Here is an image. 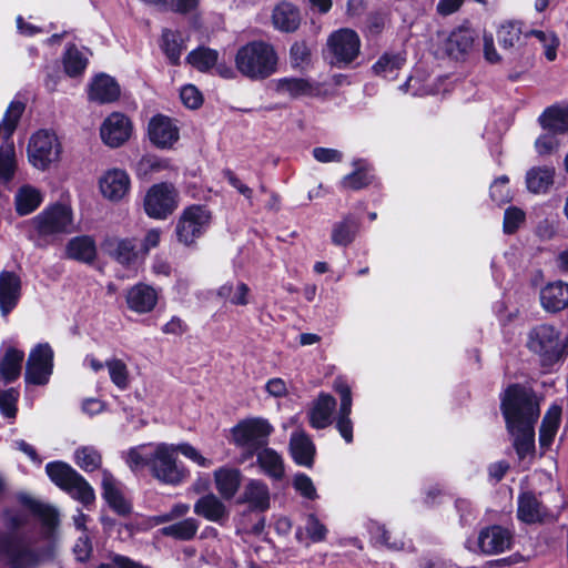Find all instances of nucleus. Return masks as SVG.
<instances>
[{
	"mask_svg": "<svg viewBox=\"0 0 568 568\" xmlns=\"http://www.w3.org/2000/svg\"><path fill=\"white\" fill-rule=\"evenodd\" d=\"M501 410L516 452L524 458L534 449L535 424L540 414L538 400L530 389L511 385L501 399Z\"/></svg>",
	"mask_w": 568,
	"mask_h": 568,
	"instance_id": "obj_1",
	"label": "nucleus"
},
{
	"mask_svg": "<svg viewBox=\"0 0 568 568\" xmlns=\"http://www.w3.org/2000/svg\"><path fill=\"white\" fill-rule=\"evenodd\" d=\"M125 463L131 470L148 468L151 476L161 484L179 486L187 480L190 470L178 460L175 445L149 443L130 448Z\"/></svg>",
	"mask_w": 568,
	"mask_h": 568,
	"instance_id": "obj_2",
	"label": "nucleus"
},
{
	"mask_svg": "<svg viewBox=\"0 0 568 568\" xmlns=\"http://www.w3.org/2000/svg\"><path fill=\"white\" fill-rule=\"evenodd\" d=\"M278 54L275 47L264 40H253L241 45L234 55V68L221 63L216 73L233 80L237 73L251 81H263L278 70Z\"/></svg>",
	"mask_w": 568,
	"mask_h": 568,
	"instance_id": "obj_3",
	"label": "nucleus"
},
{
	"mask_svg": "<svg viewBox=\"0 0 568 568\" xmlns=\"http://www.w3.org/2000/svg\"><path fill=\"white\" fill-rule=\"evenodd\" d=\"M30 237L38 244H50L62 235L75 231L72 207L67 203L48 205L39 214L28 221Z\"/></svg>",
	"mask_w": 568,
	"mask_h": 568,
	"instance_id": "obj_4",
	"label": "nucleus"
},
{
	"mask_svg": "<svg viewBox=\"0 0 568 568\" xmlns=\"http://www.w3.org/2000/svg\"><path fill=\"white\" fill-rule=\"evenodd\" d=\"M526 347L536 355L542 366L549 367L568 354V337L552 324L534 325L526 335Z\"/></svg>",
	"mask_w": 568,
	"mask_h": 568,
	"instance_id": "obj_5",
	"label": "nucleus"
},
{
	"mask_svg": "<svg viewBox=\"0 0 568 568\" xmlns=\"http://www.w3.org/2000/svg\"><path fill=\"white\" fill-rule=\"evenodd\" d=\"M45 473L52 483L83 505L88 506L94 501L95 494L91 485L67 463H48Z\"/></svg>",
	"mask_w": 568,
	"mask_h": 568,
	"instance_id": "obj_6",
	"label": "nucleus"
},
{
	"mask_svg": "<svg viewBox=\"0 0 568 568\" xmlns=\"http://www.w3.org/2000/svg\"><path fill=\"white\" fill-rule=\"evenodd\" d=\"M24 111V104L19 101H12L0 123V134L4 143L0 146V181L9 182L16 172L17 160L13 142L10 141L17 124Z\"/></svg>",
	"mask_w": 568,
	"mask_h": 568,
	"instance_id": "obj_7",
	"label": "nucleus"
},
{
	"mask_svg": "<svg viewBox=\"0 0 568 568\" xmlns=\"http://www.w3.org/2000/svg\"><path fill=\"white\" fill-rule=\"evenodd\" d=\"M41 555L24 538L0 534V564L7 568H38Z\"/></svg>",
	"mask_w": 568,
	"mask_h": 568,
	"instance_id": "obj_8",
	"label": "nucleus"
},
{
	"mask_svg": "<svg viewBox=\"0 0 568 568\" xmlns=\"http://www.w3.org/2000/svg\"><path fill=\"white\" fill-rule=\"evenodd\" d=\"M272 432L273 427L268 420L261 417L244 419L231 430L233 443L250 454L263 448Z\"/></svg>",
	"mask_w": 568,
	"mask_h": 568,
	"instance_id": "obj_9",
	"label": "nucleus"
},
{
	"mask_svg": "<svg viewBox=\"0 0 568 568\" xmlns=\"http://www.w3.org/2000/svg\"><path fill=\"white\" fill-rule=\"evenodd\" d=\"M211 211L202 205H191L183 210L176 221L175 234L178 241L184 245H192L210 227Z\"/></svg>",
	"mask_w": 568,
	"mask_h": 568,
	"instance_id": "obj_10",
	"label": "nucleus"
},
{
	"mask_svg": "<svg viewBox=\"0 0 568 568\" xmlns=\"http://www.w3.org/2000/svg\"><path fill=\"white\" fill-rule=\"evenodd\" d=\"M438 50L456 61H465L476 49L478 36L475 30L460 26L449 33H438Z\"/></svg>",
	"mask_w": 568,
	"mask_h": 568,
	"instance_id": "obj_11",
	"label": "nucleus"
},
{
	"mask_svg": "<svg viewBox=\"0 0 568 568\" xmlns=\"http://www.w3.org/2000/svg\"><path fill=\"white\" fill-rule=\"evenodd\" d=\"M327 49L334 65L338 68L347 67L359 55V36L348 28L338 29L327 38Z\"/></svg>",
	"mask_w": 568,
	"mask_h": 568,
	"instance_id": "obj_12",
	"label": "nucleus"
},
{
	"mask_svg": "<svg viewBox=\"0 0 568 568\" xmlns=\"http://www.w3.org/2000/svg\"><path fill=\"white\" fill-rule=\"evenodd\" d=\"M61 145L54 133L41 130L34 133L28 144V158L30 163L39 169L45 170L50 164L59 160Z\"/></svg>",
	"mask_w": 568,
	"mask_h": 568,
	"instance_id": "obj_13",
	"label": "nucleus"
},
{
	"mask_svg": "<svg viewBox=\"0 0 568 568\" xmlns=\"http://www.w3.org/2000/svg\"><path fill=\"white\" fill-rule=\"evenodd\" d=\"M176 207L178 193L171 184H155L145 194L144 211L152 219L165 220Z\"/></svg>",
	"mask_w": 568,
	"mask_h": 568,
	"instance_id": "obj_14",
	"label": "nucleus"
},
{
	"mask_svg": "<svg viewBox=\"0 0 568 568\" xmlns=\"http://www.w3.org/2000/svg\"><path fill=\"white\" fill-rule=\"evenodd\" d=\"M53 369V349L48 343H40L31 349L26 367V382L45 385Z\"/></svg>",
	"mask_w": 568,
	"mask_h": 568,
	"instance_id": "obj_15",
	"label": "nucleus"
},
{
	"mask_svg": "<svg viewBox=\"0 0 568 568\" xmlns=\"http://www.w3.org/2000/svg\"><path fill=\"white\" fill-rule=\"evenodd\" d=\"M271 85L277 94L291 99L320 97L323 92V87L320 82L304 78H280L273 80Z\"/></svg>",
	"mask_w": 568,
	"mask_h": 568,
	"instance_id": "obj_16",
	"label": "nucleus"
},
{
	"mask_svg": "<svg viewBox=\"0 0 568 568\" xmlns=\"http://www.w3.org/2000/svg\"><path fill=\"white\" fill-rule=\"evenodd\" d=\"M132 134L130 119L120 112L111 113L101 124L100 135L103 143L110 148H119L125 143Z\"/></svg>",
	"mask_w": 568,
	"mask_h": 568,
	"instance_id": "obj_17",
	"label": "nucleus"
},
{
	"mask_svg": "<svg viewBox=\"0 0 568 568\" xmlns=\"http://www.w3.org/2000/svg\"><path fill=\"white\" fill-rule=\"evenodd\" d=\"M333 388L341 396L339 408L336 417V428L344 440L349 444L353 442V422L351 419L352 413V392L346 381L337 377L334 381Z\"/></svg>",
	"mask_w": 568,
	"mask_h": 568,
	"instance_id": "obj_18",
	"label": "nucleus"
},
{
	"mask_svg": "<svg viewBox=\"0 0 568 568\" xmlns=\"http://www.w3.org/2000/svg\"><path fill=\"white\" fill-rule=\"evenodd\" d=\"M517 518L525 524H542L556 518L549 509L529 491L521 493L517 500Z\"/></svg>",
	"mask_w": 568,
	"mask_h": 568,
	"instance_id": "obj_19",
	"label": "nucleus"
},
{
	"mask_svg": "<svg viewBox=\"0 0 568 568\" xmlns=\"http://www.w3.org/2000/svg\"><path fill=\"white\" fill-rule=\"evenodd\" d=\"M513 534L501 526H490L483 529L477 538L479 550L486 555H497L510 549Z\"/></svg>",
	"mask_w": 568,
	"mask_h": 568,
	"instance_id": "obj_20",
	"label": "nucleus"
},
{
	"mask_svg": "<svg viewBox=\"0 0 568 568\" xmlns=\"http://www.w3.org/2000/svg\"><path fill=\"white\" fill-rule=\"evenodd\" d=\"M150 141L158 148L170 149L179 140V129L165 115H154L148 125Z\"/></svg>",
	"mask_w": 568,
	"mask_h": 568,
	"instance_id": "obj_21",
	"label": "nucleus"
},
{
	"mask_svg": "<svg viewBox=\"0 0 568 568\" xmlns=\"http://www.w3.org/2000/svg\"><path fill=\"white\" fill-rule=\"evenodd\" d=\"M130 184L128 173L120 169L106 171L99 181L102 195L113 202L122 200L129 193Z\"/></svg>",
	"mask_w": 568,
	"mask_h": 568,
	"instance_id": "obj_22",
	"label": "nucleus"
},
{
	"mask_svg": "<svg viewBox=\"0 0 568 568\" xmlns=\"http://www.w3.org/2000/svg\"><path fill=\"white\" fill-rule=\"evenodd\" d=\"M19 499L23 506H26L36 517L39 518L45 537H51L59 526L58 509L28 495H22Z\"/></svg>",
	"mask_w": 568,
	"mask_h": 568,
	"instance_id": "obj_23",
	"label": "nucleus"
},
{
	"mask_svg": "<svg viewBox=\"0 0 568 568\" xmlns=\"http://www.w3.org/2000/svg\"><path fill=\"white\" fill-rule=\"evenodd\" d=\"M102 250L110 257L122 265H133L139 258V251L134 240L108 237L102 243Z\"/></svg>",
	"mask_w": 568,
	"mask_h": 568,
	"instance_id": "obj_24",
	"label": "nucleus"
},
{
	"mask_svg": "<svg viewBox=\"0 0 568 568\" xmlns=\"http://www.w3.org/2000/svg\"><path fill=\"white\" fill-rule=\"evenodd\" d=\"M541 307L549 313H557L568 306V284L556 281L546 284L539 293Z\"/></svg>",
	"mask_w": 568,
	"mask_h": 568,
	"instance_id": "obj_25",
	"label": "nucleus"
},
{
	"mask_svg": "<svg viewBox=\"0 0 568 568\" xmlns=\"http://www.w3.org/2000/svg\"><path fill=\"white\" fill-rule=\"evenodd\" d=\"M21 293V282L13 272L0 273V311L7 316L18 304Z\"/></svg>",
	"mask_w": 568,
	"mask_h": 568,
	"instance_id": "obj_26",
	"label": "nucleus"
},
{
	"mask_svg": "<svg viewBox=\"0 0 568 568\" xmlns=\"http://www.w3.org/2000/svg\"><path fill=\"white\" fill-rule=\"evenodd\" d=\"M120 85L114 78L101 73L94 77L89 87V100L100 104L111 103L120 97Z\"/></svg>",
	"mask_w": 568,
	"mask_h": 568,
	"instance_id": "obj_27",
	"label": "nucleus"
},
{
	"mask_svg": "<svg viewBox=\"0 0 568 568\" xmlns=\"http://www.w3.org/2000/svg\"><path fill=\"white\" fill-rule=\"evenodd\" d=\"M273 27L281 32H295L301 24V13L296 6L282 1L272 12Z\"/></svg>",
	"mask_w": 568,
	"mask_h": 568,
	"instance_id": "obj_28",
	"label": "nucleus"
},
{
	"mask_svg": "<svg viewBox=\"0 0 568 568\" xmlns=\"http://www.w3.org/2000/svg\"><path fill=\"white\" fill-rule=\"evenodd\" d=\"M156 302L158 292L146 284H136L126 294L129 308L140 314L151 312Z\"/></svg>",
	"mask_w": 568,
	"mask_h": 568,
	"instance_id": "obj_29",
	"label": "nucleus"
},
{
	"mask_svg": "<svg viewBox=\"0 0 568 568\" xmlns=\"http://www.w3.org/2000/svg\"><path fill=\"white\" fill-rule=\"evenodd\" d=\"M290 450L294 462L301 466L312 467L315 455V446L303 429L292 433Z\"/></svg>",
	"mask_w": 568,
	"mask_h": 568,
	"instance_id": "obj_30",
	"label": "nucleus"
},
{
	"mask_svg": "<svg viewBox=\"0 0 568 568\" xmlns=\"http://www.w3.org/2000/svg\"><path fill=\"white\" fill-rule=\"evenodd\" d=\"M335 398L326 393H321L314 400L308 412V420L313 428L323 429L332 423V414L335 409Z\"/></svg>",
	"mask_w": 568,
	"mask_h": 568,
	"instance_id": "obj_31",
	"label": "nucleus"
},
{
	"mask_svg": "<svg viewBox=\"0 0 568 568\" xmlns=\"http://www.w3.org/2000/svg\"><path fill=\"white\" fill-rule=\"evenodd\" d=\"M102 488L104 499L116 514L125 516L131 513V504L124 498L118 481L108 470L102 471Z\"/></svg>",
	"mask_w": 568,
	"mask_h": 568,
	"instance_id": "obj_32",
	"label": "nucleus"
},
{
	"mask_svg": "<svg viewBox=\"0 0 568 568\" xmlns=\"http://www.w3.org/2000/svg\"><path fill=\"white\" fill-rule=\"evenodd\" d=\"M242 481V473L235 467H220L214 471L215 488L223 499H232Z\"/></svg>",
	"mask_w": 568,
	"mask_h": 568,
	"instance_id": "obj_33",
	"label": "nucleus"
},
{
	"mask_svg": "<svg viewBox=\"0 0 568 568\" xmlns=\"http://www.w3.org/2000/svg\"><path fill=\"white\" fill-rule=\"evenodd\" d=\"M542 129L554 133L568 132V104H554L545 109L538 118Z\"/></svg>",
	"mask_w": 568,
	"mask_h": 568,
	"instance_id": "obj_34",
	"label": "nucleus"
},
{
	"mask_svg": "<svg viewBox=\"0 0 568 568\" xmlns=\"http://www.w3.org/2000/svg\"><path fill=\"white\" fill-rule=\"evenodd\" d=\"M65 256L80 263H92L97 257L95 241L89 235L72 237L65 245Z\"/></svg>",
	"mask_w": 568,
	"mask_h": 568,
	"instance_id": "obj_35",
	"label": "nucleus"
},
{
	"mask_svg": "<svg viewBox=\"0 0 568 568\" xmlns=\"http://www.w3.org/2000/svg\"><path fill=\"white\" fill-rule=\"evenodd\" d=\"M256 453V462L261 470L273 480H282L285 475L283 457L273 448L263 447Z\"/></svg>",
	"mask_w": 568,
	"mask_h": 568,
	"instance_id": "obj_36",
	"label": "nucleus"
},
{
	"mask_svg": "<svg viewBox=\"0 0 568 568\" xmlns=\"http://www.w3.org/2000/svg\"><path fill=\"white\" fill-rule=\"evenodd\" d=\"M242 501L254 510L265 511L270 507V489L260 479H250L243 490Z\"/></svg>",
	"mask_w": 568,
	"mask_h": 568,
	"instance_id": "obj_37",
	"label": "nucleus"
},
{
	"mask_svg": "<svg viewBox=\"0 0 568 568\" xmlns=\"http://www.w3.org/2000/svg\"><path fill=\"white\" fill-rule=\"evenodd\" d=\"M24 353L14 347H8L0 357V381L11 383L16 381L22 368Z\"/></svg>",
	"mask_w": 568,
	"mask_h": 568,
	"instance_id": "obj_38",
	"label": "nucleus"
},
{
	"mask_svg": "<svg viewBox=\"0 0 568 568\" xmlns=\"http://www.w3.org/2000/svg\"><path fill=\"white\" fill-rule=\"evenodd\" d=\"M361 227L359 219L347 215L334 224L332 229V242L337 246L349 245L357 236Z\"/></svg>",
	"mask_w": 568,
	"mask_h": 568,
	"instance_id": "obj_39",
	"label": "nucleus"
},
{
	"mask_svg": "<svg viewBox=\"0 0 568 568\" xmlns=\"http://www.w3.org/2000/svg\"><path fill=\"white\" fill-rule=\"evenodd\" d=\"M554 168H531L526 173V185L528 191L535 194L546 193L554 183Z\"/></svg>",
	"mask_w": 568,
	"mask_h": 568,
	"instance_id": "obj_40",
	"label": "nucleus"
},
{
	"mask_svg": "<svg viewBox=\"0 0 568 568\" xmlns=\"http://www.w3.org/2000/svg\"><path fill=\"white\" fill-rule=\"evenodd\" d=\"M43 201L42 193L31 186H21L14 195L16 211L19 215H28L34 212Z\"/></svg>",
	"mask_w": 568,
	"mask_h": 568,
	"instance_id": "obj_41",
	"label": "nucleus"
},
{
	"mask_svg": "<svg viewBox=\"0 0 568 568\" xmlns=\"http://www.w3.org/2000/svg\"><path fill=\"white\" fill-rule=\"evenodd\" d=\"M194 513L211 521H220L227 515L224 504L213 494L200 498L194 505Z\"/></svg>",
	"mask_w": 568,
	"mask_h": 568,
	"instance_id": "obj_42",
	"label": "nucleus"
},
{
	"mask_svg": "<svg viewBox=\"0 0 568 568\" xmlns=\"http://www.w3.org/2000/svg\"><path fill=\"white\" fill-rule=\"evenodd\" d=\"M404 62L405 58L399 53H384L373 64L372 70L376 75L393 80L397 77V72Z\"/></svg>",
	"mask_w": 568,
	"mask_h": 568,
	"instance_id": "obj_43",
	"label": "nucleus"
},
{
	"mask_svg": "<svg viewBox=\"0 0 568 568\" xmlns=\"http://www.w3.org/2000/svg\"><path fill=\"white\" fill-rule=\"evenodd\" d=\"M217 60L219 52L206 47H200L191 51L186 57L187 63L201 72H207L213 67L216 69L220 64L217 63Z\"/></svg>",
	"mask_w": 568,
	"mask_h": 568,
	"instance_id": "obj_44",
	"label": "nucleus"
},
{
	"mask_svg": "<svg viewBox=\"0 0 568 568\" xmlns=\"http://www.w3.org/2000/svg\"><path fill=\"white\" fill-rule=\"evenodd\" d=\"M560 415L561 408L554 405L544 416L539 430V443L541 446L547 447L552 443L559 426Z\"/></svg>",
	"mask_w": 568,
	"mask_h": 568,
	"instance_id": "obj_45",
	"label": "nucleus"
},
{
	"mask_svg": "<svg viewBox=\"0 0 568 568\" xmlns=\"http://www.w3.org/2000/svg\"><path fill=\"white\" fill-rule=\"evenodd\" d=\"M217 295L232 305L244 306L248 304L250 287L243 282L226 283L217 290Z\"/></svg>",
	"mask_w": 568,
	"mask_h": 568,
	"instance_id": "obj_46",
	"label": "nucleus"
},
{
	"mask_svg": "<svg viewBox=\"0 0 568 568\" xmlns=\"http://www.w3.org/2000/svg\"><path fill=\"white\" fill-rule=\"evenodd\" d=\"M199 529V523L194 518H186L175 524L165 526L161 529L162 535L173 537L179 540L192 539Z\"/></svg>",
	"mask_w": 568,
	"mask_h": 568,
	"instance_id": "obj_47",
	"label": "nucleus"
},
{
	"mask_svg": "<svg viewBox=\"0 0 568 568\" xmlns=\"http://www.w3.org/2000/svg\"><path fill=\"white\" fill-rule=\"evenodd\" d=\"M88 65V57L77 47L71 45L63 55L64 71L69 77L81 75Z\"/></svg>",
	"mask_w": 568,
	"mask_h": 568,
	"instance_id": "obj_48",
	"label": "nucleus"
},
{
	"mask_svg": "<svg viewBox=\"0 0 568 568\" xmlns=\"http://www.w3.org/2000/svg\"><path fill=\"white\" fill-rule=\"evenodd\" d=\"M161 47L171 63L178 64L183 49L180 33L170 29L163 30Z\"/></svg>",
	"mask_w": 568,
	"mask_h": 568,
	"instance_id": "obj_49",
	"label": "nucleus"
},
{
	"mask_svg": "<svg viewBox=\"0 0 568 568\" xmlns=\"http://www.w3.org/2000/svg\"><path fill=\"white\" fill-rule=\"evenodd\" d=\"M75 464L84 471H93L101 466L100 453L92 446L79 447L74 453Z\"/></svg>",
	"mask_w": 568,
	"mask_h": 568,
	"instance_id": "obj_50",
	"label": "nucleus"
},
{
	"mask_svg": "<svg viewBox=\"0 0 568 568\" xmlns=\"http://www.w3.org/2000/svg\"><path fill=\"white\" fill-rule=\"evenodd\" d=\"M111 382L120 389H126L130 384L129 369L126 364L116 357L105 362Z\"/></svg>",
	"mask_w": 568,
	"mask_h": 568,
	"instance_id": "obj_51",
	"label": "nucleus"
},
{
	"mask_svg": "<svg viewBox=\"0 0 568 568\" xmlns=\"http://www.w3.org/2000/svg\"><path fill=\"white\" fill-rule=\"evenodd\" d=\"M368 530L371 539L375 545L383 546L392 550H399L404 547V542L402 540H390L389 531L378 523H371Z\"/></svg>",
	"mask_w": 568,
	"mask_h": 568,
	"instance_id": "obj_52",
	"label": "nucleus"
},
{
	"mask_svg": "<svg viewBox=\"0 0 568 568\" xmlns=\"http://www.w3.org/2000/svg\"><path fill=\"white\" fill-rule=\"evenodd\" d=\"M144 2L156 6L162 10H170L178 13L191 12L199 4V0H144Z\"/></svg>",
	"mask_w": 568,
	"mask_h": 568,
	"instance_id": "obj_53",
	"label": "nucleus"
},
{
	"mask_svg": "<svg viewBox=\"0 0 568 568\" xmlns=\"http://www.w3.org/2000/svg\"><path fill=\"white\" fill-rule=\"evenodd\" d=\"M290 60L294 69L303 68L311 61V49L305 41H296L290 49Z\"/></svg>",
	"mask_w": 568,
	"mask_h": 568,
	"instance_id": "obj_54",
	"label": "nucleus"
},
{
	"mask_svg": "<svg viewBox=\"0 0 568 568\" xmlns=\"http://www.w3.org/2000/svg\"><path fill=\"white\" fill-rule=\"evenodd\" d=\"M508 178L503 175L496 179L490 185V197L494 202L501 205L510 202L513 199L511 191L508 186Z\"/></svg>",
	"mask_w": 568,
	"mask_h": 568,
	"instance_id": "obj_55",
	"label": "nucleus"
},
{
	"mask_svg": "<svg viewBox=\"0 0 568 568\" xmlns=\"http://www.w3.org/2000/svg\"><path fill=\"white\" fill-rule=\"evenodd\" d=\"M168 168V163L164 160L155 155H144L136 163V173L139 176H148L152 173L160 172Z\"/></svg>",
	"mask_w": 568,
	"mask_h": 568,
	"instance_id": "obj_56",
	"label": "nucleus"
},
{
	"mask_svg": "<svg viewBox=\"0 0 568 568\" xmlns=\"http://www.w3.org/2000/svg\"><path fill=\"white\" fill-rule=\"evenodd\" d=\"M525 212L516 206H509L504 214V232L507 234L515 233L525 222Z\"/></svg>",
	"mask_w": 568,
	"mask_h": 568,
	"instance_id": "obj_57",
	"label": "nucleus"
},
{
	"mask_svg": "<svg viewBox=\"0 0 568 568\" xmlns=\"http://www.w3.org/2000/svg\"><path fill=\"white\" fill-rule=\"evenodd\" d=\"M531 34L538 39L545 49V55L549 61H554L557 55L559 40L552 32L532 31Z\"/></svg>",
	"mask_w": 568,
	"mask_h": 568,
	"instance_id": "obj_58",
	"label": "nucleus"
},
{
	"mask_svg": "<svg viewBox=\"0 0 568 568\" xmlns=\"http://www.w3.org/2000/svg\"><path fill=\"white\" fill-rule=\"evenodd\" d=\"M531 34L538 39L545 49V55L549 61H554L557 55L559 40L552 32L532 31Z\"/></svg>",
	"mask_w": 568,
	"mask_h": 568,
	"instance_id": "obj_59",
	"label": "nucleus"
},
{
	"mask_svg": "<svg viewBox=\"0 0 568 568\" xmlns=\"http://www.w3.org/2000/svg\"><path fill=\"white\" fill-rule=\"evenodd\" d=\"M520 28L516 23H505L498 30V41L504 48H511L520 39Z\"/></svg>",
	"mask_w": 568,
	"mask_h": 568,
	"instance_id": "obj_60",
	"label": "nucleus"
},
{
	"mask_svg": "<svg viewBox=\"0 0 568 568\" xmlns=\"http://www.w3.org/2000/svg\"><path fill=\"white\" fill-rule=\"evenodd\" d=\"M293 487L304 498L314 500L317 498V491L311 477L305 474H296L293 479Z\"/></svg>",
	"mask_w": 568,
	"mask_h": 568,
	"instance_id": "obj_61",
	"label": "nucleus"
},
{
	"mask_svg": "<svg viewBox=\"0 0 568 568\" xmlns=\"http://www.w3.org/2000/svg\"><path fill=\"white\" fill-rule=\"evenodd\" d=\"M176 454L181 453L184 457L192 460L200 467L209 468L212 466V460L204 457L194 446L189 443L175 445Z\"/></svg>",
	"mask_w": 568,
	"mask_h": 568,
	"instance_id": "obj_62",
	"label": "nucleus"
},
{
	"mask_svg": "<svg viewBox=\"0 0 568 568\" xmlns=\"http://www.w3.org/2000/svg\"><path fill=\"white\" fill-rule=\"evenodd\" d=\"M19 393L13 389L0 390V410L7 417H14Z\"/></svg>",
	"mask_w": 568,
	"mask_h": 568,
	"instance_id": "obj_63",
	"label": "nucleus"
},
{
	"mask_svg": "<svg viewBox=\"0 0 568 568\" xmlns=\"http://www.w3.org/2000/svg\"><path fill=\"white\" fill-rule=\"evenodd\" d=\"M306 534L314 542L325 540L327 529L314 515H310L306 523Z\"/></svg>",
	"mask_w": 568,
	"mask_h": 568,
	"instance_id": "obj_64",
	"label": "nucleus"
}]
</instances>
